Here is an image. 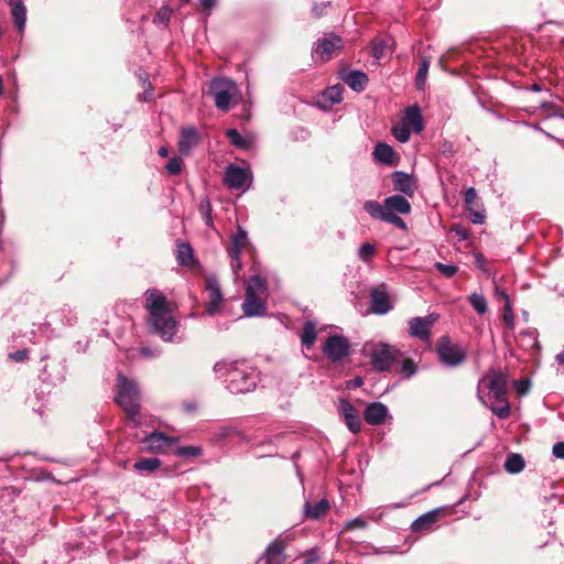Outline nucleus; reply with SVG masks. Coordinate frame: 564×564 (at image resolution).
Listing matches in <instances>:
<instances>
[{
	"mask_svg": "<svg viewBox=\"0 0 564 564\" xmlns=\"http://www.w3.org/2000/svg\"><path fill=\"white\" fill-rule=\"evenodd\" d=\"M214 372L231 393H248L256 389V370L245 360L217 361L214 365Z\"/></svg>",
	"mask_w": 564,
	"mask_h": 564,
	"instance_id": "obj_1",
	"label": "nucleus"
},
{
	"mask_svg": "<svg viewBox=\"0 0 564 564\" xmlns=\"http://www.w3.org/2000/svg\"><path fill=\"white\" fill-rule=\"evenodd\" d=\"M145 308L149 312V324L152 330L164 340H172L176 334L177 323L170 315L166 297L155 289L145 292Z\"/></svg>",
	"mask_w": 564,
	"mask_h": 564,
	"instance_id": "obj_2",
	"label": "nucleus"
},
{
	"mask_svg": "<svg viewBox=\"0 0 564 564\" xmlns=\"http://www.w3.org/2000/svg\"><path fill=\"white\" fill-rule=\"evenodd\" d=\"M115 401L124 411L132 427L141 424L140 388L134 379L118 373Z\"/></svg>",
	"mask_w": 564,
	"mask_h": 564,
	"instance_id": "obj_3",
	"label": "nucleus"
},
{
	"mask_svg": "<svg viewBox=\"0 0 564 564\" xmlns=\"http://www.w3.org/2000/svg\"><path fill=\"white\" fill-rule=\"evenodd\" d=\"M441 364L447 368H457L467 359L466 348L453 341L448 336H442L435 347Z\"/></svg>",
	"mask_w": 564,
	"mask_h": 564,
	"instance_id": "obj_4",
	"label": "nucleus"
},
{
	"mask_svg": "<svg viewBox=\"0 0 564 564\" xmlns=\"http://www.w3.org/2000/svg\"><path fill=\"white\" fill-rule=\"evenodd\" d=\"M237 93V84L229 78L215 77L209 82L208 94L214 98L217 109L221 111L230 109L231 99Z\"/></svg>",
	"mask_w": 564,
	"mask_h": 564,
	"instance_id": "obj_5",
	"label": "nucleus"
},
{
	"mask_svg": "<svg viewBox=\"0 0 564 564\" xmlns=\"http://www.w3.org/2000/svg\"><path fill=\"white\" fill-rule=\"evenodd\" d=\"M400 356L398 348L386 343L373 344L369 351L371 365L378 372L389 371Z\"/></svg>",
	"mask_w": 564,
	"mask_h": 564,
	"instance_id": "obj_6",
	"label": "nucleus"
},
{
	"mask_svg": "<svg viewBox=\"0 0 564 564\" xmlns=\"http://www.w3.org/2000/svg\"><path fill=\"white\" fill-rule=\"evenodd\" d=\"M249 243L248 232L240 225L237 226L236 232L231 237V246L228 248L230 258V268L235 280L238 279V272L242 269L240 254L242 249Z\"/></svg>",
	"mask_w": 564,
	"mask_h": 564,
	"instance_id": "obj_7",
	"label": "nucleus"
},
{
	"mask_svg": "<svg viewBox=\"0 0 564 564\" xmlns=\"http://www.w3.org/2000/svg\"><path fill=\"white\" fill-rule=\"evenodd\" d=\"M341 46L343 40L340 36L334 33H327L315 42L312 56L315 61L325 62L329 59L336 50L341 48Z\"/></svg>",
	"mask_w": 564,
	"mask_h": 564,
	"instance_id": "obj_8",
	"label": "nucleus"
},
{
	"mask_svg": "<svg viewBox=\"0 0 564 564\" xmlns=\"http://www.w3.org/2000/svg\"><path fill=\"white\" fill-rule=\"evenodd\" d=\"M224 183L230 189H247L251 184V174L248 170L229 164L224 173Z\"/></svg>",
	"mask_w": 564,
	"mask_h": 564,
	"instance_id": "obj_9",
	"label": "nucleus"
},
{
	"mask_svg": "<svg viewBox=\"0 0 564 564\" xmlns=\"http://www.w3.org/2000/svg\"><path fill=\"white\" fill-rule=\"evenodd\" d=\"M349 341L340 335L328 336L323 346L324 354L333 362L340 361L349 354Z\"/></svg>",
	"mask_w": 564,
	"mask_h": 564,
	"instance_id": "obj_10",
	"label": "nucleus"
},
{
	"mask_svg": "<svg viewBox=\"0 0 564 564\" xmlns=\"http://www.w3.org/2000/svg\"><path fill=\"white\" fill-rule=\"evenodd\" d=\"M437 316L431 314L427 316H417L409 319L408 333L411 337L419 338L422 341H430L431 328L436 322Z\"/></svg>",
	"mask_w": 564,
	"mask_h": 564,
	"instance_id": "obj_11",
	"label": "nucleus"
},
{
	"mask_svg": "<svg viewBox=\"0 0 564 564\" xmlns=\"http://www.w3.org/2000/svg\"><path fill=\"white\" fill-rule=\"evenodd\" d=\"M205 290L208 296V301L205 306L206 313L213 316L219 312L220 305L224 301V294L219 281L215 275L206 278Z\"/></svg>",
	"mask_w": 564,
	"mask_h": 564,
	"instance_id": "obj_12",
	"label": "nucleus"
},
{
	"mask_svg": "<svg viewBox=\"0 0 564 564\" xmlns=\"http://www.w3.org/2000/svg\"><path fill=\"white\" fill-rule=\"evenodd\" d=\"M177 437L167 436L163 432L155 431L142 438L144 451L149 453H163L172 445L176 444Z\"/></svg>",
	"mask_w": 564,
	"mask_h": 564,
	"instance_id": "obj_13",
	"label": "nucleus"
},
{
	"mask_svg": "<svg viewBox=\"0 0 564 564\" xmlns=\"http://www.w3.org/2000/svg\"><path fill=\"white\" fill-rule=\"evenodd\" d=\"M508 377L502 371L490 369L488 373L478 382V397L482 400L481 393L486 390L507 391Z\"/></svg>",
	"mask_w": 564,
	"mask_h": 564,
	"instance_id": "obj_14",
	"label": "nucleus"
},
{
	"mask_svg": "<svg viewBox=\"0 0 564 564\" xmlns=\"http://www.w3.org/2000/svg\"><path fill=\"white\" fill-rule=\"evenodd\" d=\"M364 209L369 214V216L373 219H378L391 225H394L395 227L408 230V226L405 221L397 214L393 213H382L379 207V202L377 200H366L364 203Z\"/></svg>",
	"mask_w": 564,
	"mask_h": 564,
	"instance_id": "obj_15",
	"label": "nucleus"
},
{
	"mask_svg": "<svg viewBox=\"0 0 564 564\" xmlns=\"http://www.w3.org/2000/svg\"><path fill=\"white\" fill-rule=\"evenodd\" d=\"M466 210L469 212V219L475 225H482L486 220L485 210L480 208L478 195L474 187H469L465 192L464 198Z\"/></svg>",
	"mask_w": 564,
	"mask_h": 564,
	"instance_id": "obj_16",
	"label": "nucleus"
},
{
	"mask_svg": "<svg viewBox=\"0 0 564 564\" xmlns=\"http://www.w3.org/2000/svg\"><path fill=\"white\" fill-rule=\"evenodd\" d=\"M338 411L345 419L348 430L357 434L361 430V420L357 409L347 400L341 399L339 402Z\"/></svg>",
	"mask_w": 564,
	"mask_h": 564,
	"instance_id": "obj_17",
	"label": "nucleus"
},
{
	"mask_svg": "<svg viewBox=\"0 0 564 564\" xmlns=\"http://www.w3.org/2000/svg\"><path fill=\"white\" fill-rule=\"evenodd\" d=\"M382 213L408 215L411 213V204L404 195L395 194L387 197L382 204L379 203Z\"/></svg>",
	"mask_w": 564,
	"mask_h": 564,
	"instance_id": "obj_18",
	"label": "nucleus"
},
{
	"mask_svg": "<svg viewBox=\"0 0 564 564\" xmlns=\"http://www.w3.org/2000/svg\"><path fill=\"white\" fill-rule=\"evenodd\" d=\"M444 512V508H436L423 513L411 523L413 532L426 533L433 530L440 516Z\"/></svg>",
	"mask_w": 564,
	"mask_h": 564,
	"instance_id": "obj_19",
	"label": "nucleus"
},
{
	"mask_svg": "<svg viewBox=\"0 0 564 564\" xmlns=\"http://www.w3.org/2000/svg\"><path fill=\"white\" fill-rule=\"evenodd\" d=\"M393 189L405 196L412 197L416 189L415 178L402 171H395L391 175Z\"/></svg>",
	"mask_w": 564,
	"mask_h": 564,
	"instance_id": "obj_20",
	"label": "nucleus"
},
{
	"mask_svg": "<svg viewBox=\"0 0 564 564\" xmlns=\"http://www.w3.org/2000/svg\"><path fill=\"white\" fill-rule=\"evenodd\" d=\"M370 308L373 314L384 315L392 310V304L389 300L387 291L381 289H373L370 292Z\"/></svg>",
	"mask_w": 564,
	"mask_h": 564,
	"instance_id": "obj_21",
	"label": "nucleus"
},
{
	"mask_svg": "<svg viewBox=\"0 0 564 564\" xmlns=\"http://www.w3.org/2000/svg\"><path fill=\"white\" fill-rule=\"evenodd\" d=\"M389 415V410L381 402L369 403L364 412L365 421L370 425H381Z\"/></svg>",
	"mask_w": 564,
	"mask_h": 564,
	"instance_id": "obj_22",
	"label": "nucleus"
},
{
	"mask_svg": "<svg viewBox=\"0 0 564 564\" xmlns=\"http://www.w3.org/2000/svg\"><path fill=\"white\" fill-rule=\"evenodd\" d=\"M199 142L200 135L195 127L183 128L178 140V151L184 155H188Z\"/></svg>",
	"mask_w": 564,
	"mask_h": 564,
	"instance_id": "obj_23",
	"label": "nucleus"
},
{
	"mask_svg": "<svg viewBox=\"0 0 564 564\" xmlns=\"http://www.w3.org/2000/svg\"><path fill=\"white\" fill-rule=\"evenodd\" d=\"M242 310L248 317L264 316L267 314V306L261 295L251 293H246Z\"/></svg>",
	"mask_w": 564,
	"mask_h": 564,
	"instance_id": "obj_24",
	"label": "nucleus"
},
{
	"mask_svg": "<svg viewBox=\"0 0 564 564\" xmlns=\"http://www.w3.org/2000/svg\"><path fill=\"white\" fill-rule=\"evenodd\" d=\"M402 122L406 127H412L415 133H421L424 129L421 108L417 105L410 106L405 109Z\"/></svg>",
	"mask_w": 564,
	"mask_h": 564,
	"instance_id": "obj_25",
	"label": "nucleus"
},
{
	"mask_svg": "<svg viewBox=\"0 0 564 564\" xmlns=\"http://www.w3.org/2000/svg\"><path fill=\"white\" fill-rule=\"evenodd\" d=\"M341 79L347 84L354 91H362L368 84V76L361 70H349L341 74Z\"/></svg>",
	"mask_w": 564,
	"mask_h": 564,
	"instance_id": "obj_26",
	"label": "nucleus"
},
{
	"mask_svg": "<svg viewBox=\"0 0 564 564\" xmlns=\"http://www.w3.org/2000/svg\"><path fill=\"white\" fill-rule=\"evenodd\" d=\"M284 543L280 540L271 542L263 554L265 564H282L284 560Z\"/></svg>",
	"mask_w": 564,
	"mask_h": 564,
	"instance_id": "obj_27",
	"label": "nucleus"
},
{
	"mask_svg": "<svg viewBox=\"0 0 564 564\" xmlns=\"http://www.w3.org/2000/svg\"><path fill=\"white\" fill-rule=\"evenodd\" d=\"M329 509L327 499H321L316 502L306 501L303 508L304 517L306 519L317 520L322 518Z\"/></svg>",
	"mask_w": 564,
	"mask_h": 564,
	"instance_id": "obj_28",
	"label": "nucleus"
},
{
	"mask_svg": "<svg viewBox=\"0 0 564 564\" xmlns=\"http://www.w3.org/2000/svg\"><path fill=\"white\" fill-rule=\"evenodd\" d=\"M9 6L11 9L12 20L19 32H23L26 22V8L23 0H10Z\"/></svg>",
	"mask_w": 564,
	"mask_h": 564,
	"instance_id": "obj_29",
	"label": "nucleus"
},
{
	"mask_svg": "<svg viewBox=\"0 0 564 564\" xmlns=\"http://www.w3.org/2000/svg\"><path fill=\"white\" fill-rule=\"evenodd\" d=\"M393 43L394 42L390 36L376 37L372 41L371 56L378 61L386 57Z\"/></svg>",
	"mask_w": 564,
	"mask_h": 564,
	"instance_id": "obj_30",
	"label": "nucleus"
},
{
	"mask_svg": "<svg viewBox=\"0 0 564 564\" xmlns=\"http://www.w3.org/2000/svg\"><path fill=\"white\" fill-rule=\"evenodd\" d=\"M373 156H375L376 161H378L380 163H383L387 165L395 164L394 150L392 149V147H390L387 143H383V142L378 143L375 147Z\"/></svg>",
	"mask_w": 564,
	"mask_h": 564,
	"instance_id": "obj_31",
	"label": "nucleus"
},
{
	"mask_svg": "<svg viewBox=\"0 0 564 564\" xmlns=\"http://www.w3.org/2000/svg\"><path fill=\"white\" fill-rule=\"evenodd\" d=\"M490 410L491 412L497 415L499 419H507L510 415V404L507 400V398H500L496 400L485 401L482 398L481 400Z\"/></svg>",
	"mask_w": 564,
	"mask_h": 564,
	"instance_id": "obj_32",
	"label": "nucleus"
},
{
	"mask_svg": "<svg viewBox=\"0 0 564 564\" xmlns=\"http://www.w3.org/2000/svg\"><path fill=\"white\" fill-rule=\"evenodd\" d=\"M301 344L306 348H311L317 338V325L314 321H306L303 324L301 333Z\"/></svg>",
	"mask_w": 564,
	"mask_h": 564,
	"instance_id": "obj_33",
	"label": "nucleus"
},
{
	"mask_svg": "<svg viewBox=\"0 0 564 564\" xmlns=\"http://www.w3.org/2000/svg\"><path fill=\"white\" fill-rule=\"evenodd\" d=\"M267 289L265 279L259 274H254L247 281L246 293L264 295L267 293Z\"/></svg>",
	"mask_w": 564,
	"mask_h": 564,
	"instance_id": "obj_34",
	"label": "nucleus"
},
{
	"mask_svg": "<svg viewBox=\"0 0 564 564\" xmlns=\"http://www.w3.org/2000/svg\"><path fill=\"white\" fill-rule=\"evenodd\" d=\"M161 466V460L158 457L141 458L133 465L134 470L138 473H153Z\"/></svg>",
	"mask_w": 564,
	"mask_h": 564,
	"instance_id": "obj_35",
	"label": "nucleus"
},
{
	"mask_svg": "<svg viewBox=\"0 0 564 564\" xmlns=\"http://www.w3.org/2000/svg\"><path fill=\"white\" fill-rule=\"evenodd\" d=\"M194 251L189 243L178 242L176 248V260L181 265H188L193 260Z\"/></svg>",
	"mask_w": 564,
	"mask_h": 564,
	"instance_id": "obj_36",
	"label": "nucleus"
},
{
	"mask_svg": "<svg viewBox=\"0 0 564 564\" xmlns=\"http://www.w3.org/2000/svg\"><path fill=\"white\" fill-rule=\"evenodd\" d=\"M524 459L520 454H510L505 462V469L509 474H518L524 468Z\"/></svg>",
	"mask_w": 564,
	"mask_h": 564,
	"instance_id": "obj_37",
	"label": "nucleus"
},
{
	"mask_svg": "<svg viewBox=\"0 0 564 564\" xmlns=\"http://www.w3.org/2000/svg\"><path fill=\"white\" fill-rule=\"evenodd\" d=\"M468 301L478 314L482 315L488 311L487 300L482 294L471 293L468 296Z\"/></svg>",
	"mask_w": 564,
	"mask_h": 564,
	"instance_id": "obj_38",
	"label": "nucleus"
},
{
	"mask_svg": "<svg viewBox=\"0 0 564 564\" xmlns=\"http://www.w3.org/2000/svg\"><path fill=\"white\" fill-rule=\"evenodd\" d=\"M323 97L330 105L339 104L343 100V87L340 85L328 87L324 91Z\"/></svg>",
	"mask_w": 564,
	"mask_h": 564,
	"instance_id": "obj_39",
	"label": "nucleus"
},
{
	"mask_svg": "<svg viewBox=\"0 0 564 564\" xmlns=\"http://www.w3.org/2000/svg\"><path fill=\"white\" fill-rule=\"evenodd\" d=\"M172 12L173 11L169 6L161 7L153 17V23L166 28L170 22Z\"/></svg>",
	"mask_w": 564,
	"mask_h": 564,
	"instance_id": "obj_40",
	"label": "nucleus"
},
{
	"mask_svg": "<svg viewBox=\"0 0 564 564\" xmlns=\"http://www.w3.org/2000/svg\"><path fill=\"white\" fill-rule=\"evenodd\" d=\"M198 210H199L205 224L207 226H212L213 225V216H212L213 208H212V204H210V200L208 197H205L200 200Z\"/></svg>",
	"mask_w": 564,
	"mask_h": 564,
	"instance_id": "obj_41",
	"label": "nucleus"
},
{
	"mask_svg": "<svg viewBox=\"0 0 564 564\" xmlns=\"http://www.w3.org/2000/svg\"><path fill=\"white\" fill-rule=\"evenodd\" d=\"M429 68H430V58L429 57L422 58L419 69H417V73H416V77H415L417 88H421L425 84Z\"/></svg>",
	"mask_w": 564,
	"mask_h": 564,
	"instance_id": "obj_42",
	"label": "nucleus"
},
{
	"mask_svg": "<svg viewBox=\"0 0 564 564\" xmlns=\"http://www.w3.org/2000/svg\"><path fill=\"white\" fill-rule=\"evenodd\" d=\"M226 135L229 139L230 143L239 149H247L248 141L238 132L236 129H228L226 131Z\"/></svg>",
	"mask_w": 564,
	"mask_h": 564,
	"instance_id": "obj_43",
	"label": "nucleus"
},
{
	"mask_svg": "<svg viewBox=\"0 0 564 564\" xmlns=\"http://www.w3.org/2000/svg\"><path fill=\"white\" fill-rule=\"evenodd\" d=\"M202 453H203V449L200 446H193V445L178 446L175 449V454L178 457H198L202 455Z\"/></svg>",
	"mask_w": 564,
	"mask_h": 564,
	"instance_id": "obj_44",
	"label": "nucleus"
},
{
	"mask_svg": "<svg viewBox=\"0 0 564 564\" xmlns=\"http://www.w3.org/2000/svg\"><path fill=\"white\" fill-rule=\"evenodd\" d=\"M392 134L398 141L402 143L409 141L411 137L409 127H406L403 122L392 127Z\"/></svg>",
	"mask_w": 564,
	"mask_h": 564,
	"instance_id": "obj_45",
	"label": "nucleus"
},
{
	"mask_svg": "<svg viewBox=\"0 0 564 564\" xmlns=\"http://www.w3.org/2000/svg\"><path fill=\"white\" fill-rule=\"evenodd\" d=\"M547 127H555L564 132V115L549 113L542 121Z\"/></svg>",
	"mask_w": 564,
	"mask_h": 564,
	"instance_id": "obj_46",
	"label": "nucleus"
},
{
	"mask_svg": "<svg viewBox=\"0 0 564 564\" xmlns=\"http://www.w3.org/2000/svg\"><path fill=\"white\" fill-rule=\"evenodd\" d=\"M376 253V248L372 243H362L358 250V256L361 261L369 263Z\"/></svg>",
	"mask_w": 564,
	"mask_h": 564,
	"instance_id": "obj_47",
	"label": "nucleus"
},
{
	"mask_svg": "<svg viewBox=\"0 0 564 564\" xmlns=\"http://www.w3.org/2000/svg\"><path fill=\"white\" fill-rule=\"evenodd\" d=\"M434 267L445 278H452L458 271V267L455 264H445L442 262H436Z\"/></svg>",
	"mask_w": 564,
	"mask_h": 564,
	"instance_id": "obj_48",
	"label": "nucleus"
},
{
	"mask_svg": "<svg viewBox=\"0 0 564 564\" xmlns=\"http://www.w3.org/2000/svg\"><path fill=\"white\" fill-rule=\"evenodd\" d=\"M183 167V160L181 158H172L165 165L166 171L171 175H178Z\"/></svg>",
	"mask_w": 564,
	"mask_h": 564,
	"instance_id": "obj_49",
	"label": "nucleus"
},
{
	"mask_svg": "<svg viewBox=\"0 0 564 564\" xmlns=\"http://www.w3.org/2000/svg\"><path fill=\"white\" fill-rule=\"evenodd\" d=\"M401 372L403 377L409 379L416 373V365L412 359H404L401 366Z\"/></svg>",
	"mask_w": 564,
	"mask_h": 564,
	"instance_id": "obj_50",
	"label": "nucleus"
},
{
	"mask_svg": "<svg viewBox=\"0 0 564 564\" xmlns=\"http://www.w3.org/2000/svg\"><path fill=\"white\" fill-rule=\"evenodd\" d=\"M367 527V518L366 517H356L345 524L346 530L352 529H365Z\"/></svg>",
	"mask_w": 564,
	"mask_h": 564,
	"instance_id": "obj_51",
	"label": "nucleus"
},
{
	"mask_svg": "<svg viewBox=\"0 0 564 564\" xmlns=\"http://www.w3.org/2000/svg\"><path fill=\"white\" fill-rule=\"evenodd\" d=\"M503 322L510 327L514 326V317L512 312L511 302L505 303V313H503Z\"/></svg>",
	"mask_w": 564,
	"mask_h": 564,
	"instance_id": "obj_52",
	"label": "nucleus"
},
{
	"mask_svg": "<svg viewBox=\"0 0 564 564\" xmlns=\"http://www.w3.org/2000/svg\"><path fill=\"white\" fill-rule=\"evenodd\" d=\"M9 357L17 361V362H21V361H24L26 358H28V350L26 349H20V350H17L14 352H11L9 355Z\"/></svg>",
	"mask_w": 564,
	"mask_h": 564,
	"instance_id": "obj_53",
	"label": "nucleus"
},
{
	"mask_svg": "<svg viewBox=\"0 0 564 564\" xmlns=\"http://www.w3.org/2000/svg\"><path fill=\"white\" fill-rule=\"evenodd\" d=\"M552 453L556 458L564 459V442L555 443Z\"/></svg>",
	"mask_w": 564,
	"mask_h": 564,
	"instance_id": "obj_54",
	"label": "nucleus"
},
{
	"mask_svg": "<svg viewBox=\"0 0 564 564\" xmlns=\"http://www.w3.org/2000/svg\"><path fill=\"white\" fill-rule=\"evenodd\" d=\"M452 230L456 234V236L458 237V239L460 241L467 240L468 237H469L468 230L466 228L462 227V226L457 225V226L453 227Z\"/></svg>",
	"mask_w": 564,
	"mask_h": 564,
	"instance_id": "obj_55",
	"label": "nucleus"
},
{
	"mask_svg": "<svg viewBox=\"0 0 564 564\" xmlns=\"http://www.w3.org/2000/svg\"><path fill=\"white\" fill-rule=\"evenodd\" d=\"M383 517V511H381L380 509H375V510H370L368 511L366 518L371 520V521H380Z\"/></svg>",
	"mask_w": 564,
	"mask_h": 564,
	"instance_id": "obj_56",
	"label": "nucleus"
},
{
	"mask_svg": "<svg viewBox=\"0 0 564 564\" xmlns=\"http://www.w3.org/2000/svg\"><path fill=\"white\" fill-rule=\"evenodd\" d=\"M530 381L521 380L516 382V389L520 394H525L529 391Z\"/></svg>",
	"mask_w": 564,
	"mask_h": 564,
	"instance_id": "obj_57",
	"label": "nucleus"
},
{
	"mask_svg": "<svg viewBox=\"0 0 564 564\" xmlns=\"http://www.w3.org/2000/svg\"><path fill=\"white\" fill-rule=\"evenodd\" d=\"M487 401L505 398L507 391L487 390Z\"/></svg>",
	"mask_w": 564,
	"mask_h": 564,
	"instance_id": "obj_58",
	"label": "nucleus"
},
{
	"mask_svg": "<svg viewBox=\"0 0 564 564\" xmlns=\"http://www.w3.org/2000/svg\"><path fill=\"white\" fill-rule=\"evenodd\" d=\"M495 294L497 297H500L505 301V303L510 302V297L505 290L499 289V286L495 288Z\"/></svg>",
	"mask_w": 564,
	"mask_h": 564,
	"instance_id": "obj_59",
	"label": "nucleus"
},
{
	"mask_svg": "<svg viewBox=\"0 0 564 564\" xmlns=\"http://www.w3.org/2000/svg\"><path fill=\"white\" fill-rule=\"evenodd\" d=\"M217 3V0H202L200 6L205 10H212Z\"/></svg>",
	"mask_w": 564,
	"mask_h": 564,
	"instance_id": "obj_60",
	"label": "nucleus"
},
{
	"mask_svg": "<svg viewBox=\"0 0 564 564\" xmlns=\"http://www.w3.org/2000/svg\"><path fill=\"white\" fill-rule=\"evenodd\" d=\"M557 0H547V3H543L541 2L540 6L542 8L543 11H550L552 9V3L556 2ZM546 12H544L545 14Z\"/></svg>",
	"mask_w": 564,
	"mask_h": 564,
	"instance_id": "obj_61",
	"label": "nucleus"
},
{
	"mask_svg": "<svg viewBox=\"0 0 564 564\" xmlns=\"http://www.w3.org/2000/svg\"><path fill=\"white\" fill-rule=\"evenodd\" d=\"M476 261H477L478 265H479L482 270H485V263H486V259H485V257H484L482 254L478 253V254H476Z\"/></svg>",
	"mask_w": 564,
	"mask_h": 564,
	"instance_id": "obj_62",
	"label": "nucleus"
},
{
	"mask_svg": "<svg viewBox=\"0 0 564 564\" xmlns=\"http://www.w3.org/2000/svg\"><path fill=\"white\" fill-rule=\"evenodd\" d=\"M159 155L162 158H166L169 155V150L165 147H161L158 151Z\"/></svg>",
	"mask_w": 564,
	"mask_h": 564,
	"instance_id": "obj_63",
	"label": "nucleus"
},
{
	"mask_svg": "<svg viewBox=\"0 0 564 564\" xmlns=\"http://www.w3.org/2000/svg\"><path fill=\"white\" fill-rule=\"evenodd\" d=\"M541 108H542L543 110H545V111H549V110H553L555 107H554V105H552V104H550V102H543V104L541 105Z\"/></svg>",
	"mask_w": 564,
	"mask_h": 564,
	"instance_id": "obj_64",
	"label": "nucleus"
}]
</instances>
